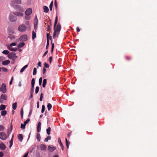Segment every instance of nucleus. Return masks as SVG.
<instances>
[{"label":"nucleus","instance_id":"c9c22d12","mask_svg":"<svg viewBox=\"0 0 157 157\" xmlns=\"http://www.w3.org/2000/svg\"><path fill=\"white\" fill-rule=\"evenodd\" d=\"M126 60L127 61H130L131 60L132 58L131 57L128 56H126L125 57Z\"/></svg>","mask_w":157,"mask_h":157},{"label":"nucleus","instance_id":"423d86ee","mask_svg":"<svg viewBox=\"0 0 157 157\" xmlns=\"http://www.w3.org/2000/svg\"><path fill=\"white\" fill-rule=\"evenodd\" d=\"M0 138L3 140H5L7 139V135L4 132H0Z\"/></svg>","mask_w":157,"mask_h":157},{"label":"nucleus","instance_id":"79ce46f5","mask_svg":"<svg viewBox=\"0 0 157 157\" xmlns=\"http://www.w3.org/2000/svg\"><path fill=\"white\" fill-rule=\"evenodd\" d=\"M39 87L38 86H36V88L35 92L36 94H37L39 91Z\"/></svg>","mask_w":157,"mask_h":157},{"label":"nucleus","instance_id":"f3484780","mask_svg":"<svg viewBox=\"0 0 157 157\" xmlns=\"http://www.w3.org/2000/svg\"><path fill=\"white\" fill-rule=\"evenodd\" d=\"M10 63L9 60H6L2 61V63L4 65H6Z\"/></svg>","mask_w":157,"mask_h":157},{"label":"nucleus","instance_id":"09e8293b","mask_svg":"<svg viewBox=\"0 0 157 157\" xmlns=\"http://www.w3.org/2000/svg\"><path fill=\"white\" fill-rule=\"evenodd\" d=\"M35 79L34 78H33L31 84L33 85H35Z\"/></svg>","mask_w":157,"mask_h":157},{"label":"nucleus","instance_id":"20e7f679","mask_svg":"<svg viewBox=\"0 0 157 157\" xmlns=\"http://www.w3.org/2000/svg\"><path fill=\"white\" fill-rule=\"evenodd\" d=\"M8 57L10 59L14 60L17 58V56H16V54L15 52H12L8 54Z\"/></svg>","mask_w":157,"mask_h":157},{"label":"nucleus","instance_id":"5fc2aeb1","mask_svg":"<svg viewBox=\"0 0 157 157\" xmlns=\"http://www.w3.org/2000/svg\"><path fill=\"white\" fill-rule=\"evenodd\" d=\"M9 37L11 39H13L15 38V36H9Z\"/></svg>","mask_w":157,"mask_h":157},{"label":"nucleus","instance_id":"e2e57ef3","mask_svg":"<svg viewBox=\"0 0 157 157\" xmlns=\"http://www.w3.org/2000/svg\"><path fill=\"white\" fill-rule=\"evenodd\" d=\"M4 155V154L2 152H0V157H2Z\"/></svg>","mask_w":157,"mask_h":157},{"label":"nucleus","instance_id":"9d476101","mask_svg":"<svg viewBox=\"0 0 157 157\" xmlns=\"http://www.w3.org/2000/svg\"><path fill=\"white\" fill-rule=\"evenodd\" d=\"M50 39V40H51V44L52 45V48H51V52H52L53 51L54 46V44L52 43V37L50 36V34L48 36V40Z\"/></svg>","mask_w":157,"mask_h":157},{"label":"nucleus","instance_id":"680f3d73","mask_svg":"<svg viewBox=\"0 0 157 157\" xmlns=\"http://www.w3.org/2000/svg\"><path fill=\"white\" fill-rule=\"evenodd\" d=\"M25 24L27 25H29V21H25Z\"/></svg>","mask_w":157,"mask_h":157},{"label":"nucleus","instance_id":"f704fd0d","mask_svg":"<svg viewBox=\"0 0 157 157\" xmlns=\"http://www.w3.org/2000/svg\"><path fill=\"white\" fill-rule=\"evenodd\" d=\"M13 135L12 138L11 139V140L10 141V147L11 148V147L13 145Z\"/></svg>","mask_w":157,"mask_h":157},{"label":"nucleus","instance_id":"c756f323","mask_svg":"<svg viewBox=\"0 0 157 157\" xmlns=\"http://www.w3.org/2000/svg\"><path fill=\"white\" fill-rule=\"evenodd\" d=\"M40 135L39 133H37L36 134V138L37 139V140L39 141H40Z\"/></svg>","mask_w":157,"mask_h":157},{"label":"nucleus","instance_id":"58836bf2","mask_svg":"<svg viewBox=\"0 0 157 157\" xmlns=\"http://www.w3.org/2000/svg\"><path fill=\"white\" fill-rule=\"evenodd\" d=\"M65 141L66 142V146L67 148H68L69 147V144H70V143L68 142L67 138L65 139Z\"/></svg>","mask_w":157,"mask_h":157},{"label":"nucleus","instance_id":"7c9ffc66","mask_svg":"<svg viewBox=\"0 0 157 157\" xmlns=\"http://www.w3.org/2000/svg\"><path fill=\"white\" fill-rule=\"evenodd\" d=\"M36 37V33L34 31L32 32V39L34 40Z\"/></svg>","mask_w":157,"mask_h":157},{"label":"nucleus","instance_id":"774afa93","mask_svg":"<svg viewBox=\"0 0 157 157\" xmlns=\"http://www.w3.org/2000/svg\"><path fill=\"white\" fill-rule=\"evenodd\" d=\"M38 66L41 67V63L40 62H39L38 63Z\"/></svg>","mask_w":157,"mask_h":157},{"label":"nucleus","instance_id":"2eb2a0df","mask_svg":"<svg viewBox=\"0 0 157 157\" xmlns=\"http://www.w3.org/2000/svg\"><path fill=\"white\" fill-rule=\"evenodd\" d=\"M50 35V34L49 33H47V44L46 46V49L48 48V46L49 45V40H48V36Z\"/></svg>","mask_w":157,"mask_h":157},{"label":"nucleus","instance_id":"a18cd8bd","mask_svg":"<svg viewBox=\"0 0 157 157\" xmlns=\"http://www.w3.org/2000/svg\"><path fill=\"white\" fill-rule=\"evenodd\" d=\"M21 117L22 118H23V110L22 108L21 109Z\"/></svg>","mask_w":157,"mask_h":157},{"label":"nucleus","instance_id":"0e129e2a","mask_svg":"<svg viewBox=\"0 0 157 157\" xmlns=\"http://www.w3.org/2000/svg\"><path fill=\"white\" fill-rule=\"evenodd\" d=\"M32 109H31L29 113V114L28 115L29 117H30L31 116V115L32 113Z\"/></svg>","mask_w":157,"mask_h":157},{"label":"nucleus","instance_id":"4d7b16f0","mask_svg":"<svg viewBox=\"0 0 157 157\" xmlns=\"http://www.w3.org/2000/svg\"><path fill=\"white\" fill-rule=\"evenodd\" d=\"M36 69H33V75H35L36 74Z\"/></svg>","mask_w":157,"mask_h":157},{"label":"nucleus","instance_id":"f03ea898","mask_svg":"<svg viewBox=\"0 0 157 157\" xmlns=\"http://www.w3.org/2000/svg\"><path fill=\"white\" fill-rule=\"evenodd\" d=\"M9 19L11 22L15 21L17 20V17L13 12H11L9 16Z\"/></svg>","mask_w":157,"mask_h":157},{"label":"nucleus","instance_id":"473e14b6","mask_svg":"<svg viewBox=\"0 0 157 157\" xmlns=\"http://www.w3.org/2000/svg\"><path fill=\"white\" fill-rule=\"evenodd\" d=\"M51 137L50 136H48L44 140V141L45 142H47L48 140H50L51 139Z\"/></svg>","mask_w":157,"mask_h":157},{"label":"nucleus","instance_id":"a19ab883","mask_svg":"<svg viewBox=\"0 0 157 157\" xmlns=\"http://www.w3.org/2000/svg\"><path fill=\"white\" fill-rule=\"evenodd\" d=\"M45 110V106L44 105H43L42 106V109L41 112L42 113H43Z\"/></svg>","mask_w":157,"mask_h":157},{"label":"nucleus","instance_id":"37998d69","mask_svg":"<svg viewBox=\"0 0 157 157\" xmlns=\"http://www.w3.org/2000/svg\"><path fill=\"white\" fill-rule=\"evenodd\" d=\"M25 19L27 20H29L30 19V15H25Z\"/></svg>","mask_w":157,"mask_h":157},{"label":"nucleus","instance_id":"4be33fe9","mask_svg":"<svg viewBox=\"0 0 157 157\" xmlns=\"http://www.w3.org/2000/svg\"><path fill=\"white\" fill-rule=\"evenodd\" d=\"M44 9V12L45 13H47L49 11V9L48 7L46 6H44L43 7Z\"/></svg>","mask_w":157,"mask_h":157},{"label":"nucleus","instance_id":"cd10ccee","mask_svg":"<svg viewBox=\"0 0 157 157\" xmlns=\"http://www.w3.org/2000/svg\"><path fill=\"white\" fill-rule=\"evenodd\" d=\"M25 44L24 42L20 43L18 45V48H21L23 47L25 45Z\"/></svg>","mask_w":157,"mask_h":157},{"label":"nucleus","instance_id":"bb28decb","mask_svg":"<svg viewBox=\"0 0 157 157\" xmlns=\"http://www.w3.org/2000/svg\"><path fill=\"white\" fill-rule=\"evenodd\" d=\"M47 83V79L45 78L43 80V83L42 86L43 87H45L46 86V85Z\"/></svg>","mask_w":157,"mask_h":157},{"label":"nucleus","instance_id":"ea45409f","mask_svg":"<svg viewBox=\"0 0 157 157\" xmlns=\"http://www.w3.org/2000/svg\"><path fill=\"white\" fill-rule=\"evenodd\" d=\"M25 125L26 124H23L22 123H21V128H22V129H25Z\"/></svg>","mask_w":157,"mask_h":157},{"label":"nucleus","instance_id":"c03bdc74","mask_svg":"<svg viewBox=\"0 0 157 157\" xmlns=\"http://www.w3.org/2000/svg\"><path fill=\"white\" fill-rule=\"evenodd\" d=\"M44 69H45L44 67L48 68L49 67V65L47 63H44Z\"/></svg>","mask_w":157,"mask_h":157},{"label":"nucleus","instance_id":"69168bd1","mask_svg":"<svg viewBox=\"0 0 157 157\" xmlns=\"http://www.w3.org/2000/svg\"><path fill=\"white\" fill-rule=\"evenodd\" d=\"M48 51H46L44 53V54L43 56V57H44L48 53Z\"/></svg>","mask_w":157,"mask_h":157},{"label":"nucleus","instance_id":"39448f33","mask_svg":"<svg viewBox=\"0 0 157 157\" xmlns=\"http://www.w3.org/2000/svg\"><path fill=\"white\" fill-rule=\"evenodd\" d=\"M18 29L20 32H24L26 31V27L24 25H21L18 27Z\"/></svg>","mask_w":157,"mask_h":157},{"label":"nucleus","instance_id":"2f4dec72","mask_svg":"<svg viewBox=\"0 0 157 157\" xmlns=\"http://www.w3.org/2000/svg\"><path fill=\"white\" fill-rule=\"evenodd\" d=\"M47 108L48 111H49L52 108V106L50 103H48L47 105Z\"/></svg>","mask_w":157,"mask_h":157},{"label":"nucleus","instance_id":"864d4df0","mask_svg":"<svg viewBox=\"0 0 157 157\" xmlns=\"http://www.w3.org/2000/svg\"><path fill=\"white\" fill-rule=\"evenodd\" d=\"M43 93H41L40 94V101H42V98L43 97Z\"/></svg>","mask_w":157,"mask_h":157},{"label":"nucleus","instance_id":"49530a36","mask_svg":"<svg viewBox=\"0 0 157 157\" xmlns=\"http://www.w3.org/2000/svg\"><path fill=\"white\" fill-rule=\"evenodd\" d=\"M16 45V44L15 43H11L10 45H8L7 46H10L12 47L13 46H15Z\"/></svg>","mask_w":157,"mask_h":157},{"label":"nucleus","instance_id":"a878e982","mask_svg":"<svg viewBox=\"0 0 157 157\" xmlns=\"http://www.w3.org/2000/svg\"><path fill=\"white\" fill-rule=\"evenodd\" d=\"M6 108V106L2 104L0 106V110H4Z\"/></svg>","mask_w":157,"mask_h":157},{"label":"nucleus","instance_id":"bf43d9fd","mask_svg":"<svg viewBox=\"0 0 157 157\" xmlns=\"http://www.w3.org/2000/svg\"><path fill=\"white\" fill-rule=\"evenodd\" d=\"M13 77H12V78H11V80L10 82V85H11L12 84V82H13Z\"/></svg>","mask_w":157,"mask_h":157},{"label":"nucleus","instance_id":"5701e85b","mask_svg":"<svg viewBox=\"0 0 157 157\" xmlns=\"http://www.w3.org/2000/svg\"><path fill=\"white\" fill-rule=\"evenodd\" d=\"M1 98L4 100H6L7 99V96L6 94H2L1 95Z\"/></svg>","mask_w":157,"mask_h":157},{"label":"nucleus","instance_id":"412c9836","mask_svg":"<svg viewBox=\"0 0 157 157\" xmlns=\"http://www.w3.org/2000/svg\"><path fill=\"white\" fill-rule=\"evenodd\" d=\"M18 138L20 142H22L23 139V136L22 134H19L18 136Z\"/></svg>","mask_w":157,"mask_h":157},{"label":"nucleus","instance_id":"4c0bfd02","mask_svg":"<svg viewBox=\"0 0 157 157\" xmlns=\"http://www.w3.org/2000/svg\"><path fill=\"white\" fill-rule=\"evenodd\" d=\"M9 52L8 50H5L2 52V53L5 55H8L9 54Z\"/></svg>","mask_w":157,"mask_h":157},{"label":"nucleus","instance_id":"8fccbe9b","mask_svg":"<svg viewBox=\"0 0 157 157\" xmlns=\"http://www.w3.org/2000/svg\"><path fill=\"white\" fill-rule=\"evenodd\" d=\"M50 26L49 25H48V28H47V31L48 32H49L50 31V30H51V24L50 23Z\"/></svg>","mask_w":157,"mask_h":157},{"label":"nucleus","instance_id":"6e6d98bb","mask_svg":"<svg viewBox=\"0 0 157 157\" xmlns=\"http://www.w3.org/2000/svg\"><path fill=\"white\" fill-rule=\"evenodd\" d=\"M52 60V56H51L49 58V61L50 63H51Z\"/></svg>","mask_w":157,"mask_h":157},{"label":"nucleus","instance_id":"c85d7f7f","mask_svg":"<svg viewBox=\"0 0 157 157\" xmlns=\"http://www.w3.org/2000/svg\"><path fill=\"white\" fill-rule=\"evenodd\" d=\"M51 128L50 127H49L47 129H46V132L47 134L49 135L51 133Z\"/></svg>","mask_w":157,"mask_h":157},{"label":"nucleus","instance_id":"603ef678","mask_svg":"<svg viewBox=\"0 0 157 157\" xmlns=\"http://www.w3.org/2000/svg\"><path fill=\"white\" fill-rule=\"evenodd\" d=\"M30 121V119L29 118L28 119L25 121L24 123L25 124H28V123L29 121Z\"/></svg>","mask_w":157,"mask_h":157},{"label":"nucleus","instance_id":"393cba45","mask_svg":"<svg viewBox=\"0 0 157 157\" xmlns=\"http://www.w3.org/2000/svg\"><path fill=\"white\" fill-rule=\"evenodd\" d=\"M17 107V102H15L13 103L12 105V108L13 110H15Z\"/></svg>","mask_w":157,"mask_h":157},{"label":"nucleus","instance_id":"b1692460","mask_svg":"<svg viewBox=\"0 0 157 157\" xmlns=\"http://www.w3.org/2000/svg\"><path fill=\"white\" fill-rule=\"evenodd\" d=\"M58 22V17L57 16H56L55 18V23L54 24V29H55L56 28V26L57 25V24Z\"/></svg>","mask_w":157,"mask_h":157},{"label":"nucleus","instance_id":"13d9d810","mask_svg":"<svg viewBox=\"0 0 157 157\" xmlns=\"http://www.w3.org/2000/svg\"><path fill=\"white\" fill-rule=\"evenodd\" d=\"M54 5L56 7V10L57 8V2L56 0H55L54 2Z\"/></svg>","mask_w":157,"mask_h":157},{"label":"nucleus","instance_id":"f8f14e48","mask_svg":"<svg viewBox=\"0 0 157 157\" xmlns=\"http://www.w3.org/2000/svg\"><path fill=\"white\" fill-rule=\"evenodd\" d=\"M41 123L40 122H39L38 123L37 127V132H40V131L41 129Z\"/></svg>","mask_w":157,"mask_h":157},{"label":"nucleus","instance_id":"1a4fd4ad","mask_svg":"<svg viewBox=\"0 0 157 157\" xmlns=\"http://www.w3.org/2000/svg\"><path fill=\"white\" fill-rule=\"evenodd\" d=\"M1 91L4 93L6 92V85L4 83H3L2 86Z\"/></svg>","mask_w":157,"mask_h":157},{"label":"nucleus","instance_id":"e433bc0d","mask_svg":"<svg viewBox=\"0 0 157 157\" xmlns=\"http://www.w3.org/2000/svg\"><path fill=\"white\" fill-rule=\"evenodd\" d=\"M53 1H52L49 5V8L50 10L51 11H52V6H53Z\"/></svg>","mask_w":157,"mask_h":157},{"label":"nucleus","instance_id":"aec40b11","mask_svg":"<svg viewBox=\"0 0 157 157\" xmlns=\"http://www.w3.org/2000/svg\"><path fill=\"white\" fill-rule=\"evenodd\" d=\"M15 8L16 9H17L18 10L20 11L21 12L24 11V9L21 6H17V7Z\"/></svg>","mask_w":157,"mask_h":157},{"label":"nucleus","instance_id":"ddd939ff","mask_svg":"<svg viewBox=\"0 0 157 157\" xmlns=\"http://www.w3.org/2000/svg\"><path fill=\"white\" fill-rule=\"evenodd\" d=\"M6 148V146L5 144L3 143H1L0 144V149L2 150H4Z\"/></svg>","mask_w":157,"mask_h":157},{"label":"nucleus","instance_id":"de8ad7c7","mask_svg":"<svg viewBox=\"0 0 157 157\" xmlns=\"http://www.w3.org/2000/svg\"><path fill=\"white\" fill-rule=\"evenodd\" d=\"M42 80V77H40L39 79V84L40 85H41Z\"/></svg>","mask_w":157,"mask_h":157},{"label":"nucleus","instance_id":"7ed1b4c3","mask_svg":"<svg viewBox=\"0 0 157 157\" xmlns=\"http://www.w3.org/2000/svg\"><path fill=\"white\" fill-rule=\"evenodd\" d=\"M21 3V0H13L11 3V5L14 8L17 6V4H20Z\"/></svg>","mask_w":157,"mask_h":157},{"label":"nucleus","instance_id":"6e6552de","mask_svg":"<svg viewBox=\"0 0 157 157\" xmlns=\"http://www.w3.org/2000/svg\"><path fill=\"white\" fill-rule=\"evenodd\" d=\"M32 13V10L31 8H29L26 10L25 12V15H30Z\"/></svg>","mask_w":157,"mask_h":157},{"label":"nucleus","instance_id":"6ab92c4d","mask_svg":"<svg viewBox=\"0 0 157 157\" xmlns=\"http://www.w3.org/2000/svg\"><path fill=\"white\" fill-rule=\"evenodd\" d=\"M58 142L59 143L60 146H61L62 150H63L64 149V147L61 142L60 139L59 138L58 139Z\"/></svg>","mask_w":157,"mask_h":157},{"label":"nucleus","instance_id":"3c124183","mask_svg":"<svg viewBox=\"0 0 157 157\" xmlns=\"http://www.w3.org/2000/svg\"><path fill=\"white\" fill-rule=\"evenodd\" d=\"M4 128V127L2 125H0V131L3 130Z\"/></svg>","mask_w":157,"mask_h":157},{"label":"nucleus","instance_id":"f257e3e1","mask_svg":"<svg viewBox=\"0 0 157 157\" xmlns=\"http://www.w3.org/2000/svg\"><path fill=\"white\" fill-rule=\"evenodd\" d=\"M61 29V25L59 23H58L56 26V29H54V32L53 33V38H55L56 36V32H59Z\"/></svg>","mask_w":157,"mask_h":157},{"label":"nucleus","instance_id":"0eeeda50","mask_svg":"<svg viewBox=\"0 0 157 157\" xmlns=\"http://www.w3.org/2000/svg\"><path fill=\"white\" fill-rule=\"evenodd\" d=\"M27 40V36L26 35H24L21 36L19 38V40L21 41H25Z\"/></svg>","mask_w":157,"mask_h":157},{"label":"nucleus","instance_id":"052dcab7","mask_svg":"<svg viewBox=\"0 0 157 157\" xmlns=\"http://www.w3.org/2000/svg\"><path fill=\"white\" fill-rule=\"evenodd\" d=\"M34 89H31L30 93V94H33Z\"/></svg>","mask_w":157,"mask_h":157},{"label":"nucleus","instance_id":"a211bd4d","mask_svg":"<svg viewBox=\"0 0 157 157\" xmlns=\"http://www.w3.org/2000/svg\"><path fill=\"white\" fill-rule=\"evenodd\" d=\"M46 146L44 144H42L40 145V149L41 150H45L46 149Z\"/></svg>","mask_w":157,"mask_h":157},{"label":"nucleus","instance_id":"dca6fc26","mask_svg":"<svg viewBox=\"0 0 157 157\" xmlns=\"http://www.w3.org/2000/svg\"><path fill=\"white\" fill-rule=\"evenodd\" d=\"M7 47L8 49L9 50L12 51H16L17 50V48H12L11 47H10V46H7Z\"/></svg>","mask_w":157,"mask_h":157},{"label":"nucleus","instance_id":"9b49d317","mask_svg":"<svg viewBox=\"0 0 157 157\" xmlns=\"http://www.w3.org/2000/svg\"><path fill=\"white\" fill-rule=\"evenodd\" d=\"M48 149L50 152H52L56 149V147L53 146H49Z\"/></svg>","mask_w":157,"mask_h":157},{"label":"nucleus","instance_id":"338daca9","mask_svg":"<svg viewBox=\"0 0 157 157\" xmlns=\"http://www.w3.org/2000/svg\"><path fill=\"white\" fill-rule=\"evenodd\" d=\"M28 154H29V152H28L26 153L25 155L23 156V157H27Z\"/></svg>","mask_w":157,"mask_h":157},{"label":"nucleus","instance_id":"4468645a","mask_svg":"<svg viewBox=\"0 0 157 157\" xmlns=\"http://www.w3.org/2000/svg\"><path fill=\"white\" fill-rule=\"evenodd\" d=\"M15 16H17L19 17H23V14L21 12H13Z\"/></svg>","mask_w":157,"mask_h":157},{"label":"nucleus","instance_id":"72a5a7b5","mask_svg":"<svg viewBox=\"0 0 157 157\" xmlns=\"http://www.w3.org/2000/svg\"><path fill=\"white\" fill-rule=\"evenodd\" d=\"M7 114V112L6 111H1V114L2 116H5Z\"/></svg>","mask_w":157,"mask_h":157}]
</instances>
